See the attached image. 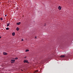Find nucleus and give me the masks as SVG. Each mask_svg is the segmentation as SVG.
Here are the masks:
<instances>
[{
  "mask_svg": "<svg viewBox=\"0 0 73 73\" xmlns=\"http://www.w3.org/2000/svg\"><path fill=\"white\" fill-rule=\"evenodd\" d=\"M23 62L24 63H29V62H28V61L27 60H24Z\"/></svg>",
  "mask_w": 73,
  "mask_h": 73,
  "instance_id": "obj_1",
  "label": "nucleus"
},
{
  "mask_svg": "<svg viewBox=\"0 0 73 73\" xmlns=\"http://www.w3.org/2000/svg\"><path fill=\"white\" fill-rule=\"evenodd\" d=\"M13 60H15V58H12Z\"/></svg>",
  "mask_w": 73,
  "mask_h": 73,
  "instance_id": "obj_16",
  "label": "nucleus"
},
{
  "mask_svg": "<svg viewBox=\"0 0 73 73\" xmlns=\"http://www.w3.org/2000/svg\"><path fill=\"white\" fill-rule=\"evenodd\" d=\"M17 59H18V58H17V57L15 58V60H17Z\"/></svg>",
  "mask_w": 73,
  "mask_h": 73,
  "instance_id": "obj_12",
  "label": "nucleus"
},
{
  "mask_svg": "<svg viewBox=\"0 0 73 73\" xmlns=\"http://www.w3.org/2000/svg\"><path fill=\"white\" fill-rule=\"evenodd\" d=\"M21 24V22H19V23H17V25H20Z\"/></svg>",
  "mask_w": 73,
  "mask_h": 73,
  "instance_id": "obj_6",
  "label": "nucleus"
},
{
  "mask_svg": "<svg viewBox=\"0 0 73 73\" xmlns=\"http://www.w3.org/2000/svg\"><path fill=\"white\" fill-rule=\"evenodd\" d=\"M1 38V36H0V38Z\"/></svg>",
  "mask_w": 73,
  "mask_h": 73,
  "instance_id": "obj_19",
  "label": "nucleus"
},
{
  "mask_svg": "<svg viewBox=\"0 0 73 73\" xmlns=\"http://www.w3.org/2000/svg\"><path fill=\"white\" fill-rule=\"evenodd\" d=\"M60 57H61V58H64V57H65V55H62L60 56Z\"/></svg>",
  "mask_w": 73,
  "mask_h": 73,
  "instance_id": "obj_5",
  "label": "nucleus"
},
{
  "mask_svg": "<svg viewBox=\"0 0 73 73\" xmlns=\"http://www.w3.org/2000/svg\"><path fill=\"white\" fill-rule=\"evenodd\" d=\"M26 57H27L25 56V58H26Z\"/></svg>",
  "mask_w": 73,
  "mask_h": 73,
  "instance_id": "obj_20",
  "label": "nucleus"
},
{
  "mask_svg": "<svg viewBox=\"0 0 73 73\" xmlns=\"http://www.w3.org/2000/svg\"><path fill=\"white\" fill-rule=\"evenodd\" d=\"M7 27H9V25L10 24V23H7Z\"/></svg>",
  "mask_w": 73,
  "mask_h": 73,
  "instance_id": "obj_7",
  "label": "nucleus"
},
{
  "mask_svg": "<svg viewBox=\"0 0 73 73\" xmlns=\"http://www.w3.org/2000/svg\"><path fill=\"white\" fill-rule=\"evenodd\" d=\"M24 41V40L23 39H22L21 40L22 41Z\"/></svg>",
  "mask_w": 73,
  "mask_h": 73,
  "instance_id": "obj_15",
  "label": "nucleus"
},
{
  "mask_svg": "<svg viewBox=\"0 0 73 73\" xmlns=\"http://www.w3.org/2000/svg\"><path fill=\"white\" fill-rule=\"evenodd\" d=\"M29 50H26L25 52H29Z\"/></svg>",
  "mask_w": 73,
  "mask_h": 73,
  "instance_id": "obj_10",
  "label": "nucleus"
},
{
  "mask_svg": "<svg viewBox=\"0 0 73 73\" xmlns=\"http://www.w3.org/2000/svg\"><path fill=\"white\" fill-rule=\"evenodd\" d=\"M23 71V70H21V71Z\"/></svg>",
  "mask_w": 73,
  "mask_h": 73,
  "instance_id": "obj_21",
  "label": "nucleus"
},
{
  "mask_svg": "<svg viewBox=\"0 0 73 73\" xmlns=\"http://www.w3.org/2000/svg\"><path fill=\"white\" fill-rule=\"evenodd\" d=\"M7 16V15H5V17Z\"/></svg>",
  "mask_w": 73,
  "mask_h": 73,
  "instance_id": "obj_17",
  "label": "nucleus"
},
{
  "mask_svg": "<svg viewBox=\"0 0 73 73\" xmlns=\"http://www.w3.org/2000/svg\"><path fill=\"white\" fill-rule=\"evenodd\" d=\"M37 38L36 37H36H35V38Z\"/></svg>",
  "mask_w": 73,
  "mask_h": 73,
  "instance_id": "obj_18",
  "label": "nucleus"
},
{
  "mask_svg": "<svg viewBox=\"0 0 73 73\" xmlns=\"http://www.w3.org/2000/svg\"><path fill=\"white\" fill-rule=\"evenodd\" d=\"M0 19L1 20H3V18H0Z\"/></svg>",
  "mask_w": 73,
  "mask_h": 73,
  "instance_id": "obj_13",
  "label": "nucleus"
},
{
  "mask_svg": "<svg viewBox=\"0 0 73 73\" xmlns=\"http://www.w3.org/2000/svg\"><path fill=\"white\" fill-rule=\"evenodd\" d=\"M17 9H18V8H17Z\"/></svg>",
  "mask_w": 73,
  "mask_h": 73,
  "instance_id": "obj_22",
  "label": "nucleus"
},
{
  "mask_svg": "<svg viewBox=\"0 0 73 73\" xmlns=\"http://www.w3.org/2000/svg\"><path fill=\"white\" fill-rule=\"evenodd\" d=\"M16 30H17V31H19V28L18 27H17L16 28Z\"/></svg>",
  "mask_w": 73,
  "mask_h": 73,
  "instance_id": "obj_9",
  "label": "nucleus"
},
{
  "mask_svg": "<svg viewBox=\"0 0 73 73\" xmlns=\"http://www.w3.org/2000/svg\"><path fill=\"white\" fill-rule=\"evenodd\" d=\"M12 35L13 36H14L15 35V33H12Z\"/></svg>",
  "mask_w": 73,
  "mask_h": 73,
  "instance_id": "obj_8",
  "label": "nucleus"
},
{
  "mask_svg": "<svg viewBox=\"0 0 73 73\" xmlns=\"http://www.w3.org/2000/svg\"><path fill=\"white\" fill-rule=\"evenodd\" d=\"M37 72V71L36 70L35 71L34 73H36V72Z\"/></svg>",
  "mask_w": 73,
  "mask_h": 73,
  "instance_id": "obj_14",
  "label": "nucleus"
},
{
  "mask_svg": "<svg viewBox=\"0 0 73 73\" xmlns=\"http://www.w3.org/2000/svg\"><path fill=\"white\" fill-rule=\"evenodd\" d=\"M3 54L4 55H7V54H8V53L5 52H3Z\"/></svg>",
  "mask_w": 73,
  "mask_h": 73,
  "instance_id": "obj_3",
  "label": "nucleus"
},
{
  "mask_svg": "<svg viewBox=\"0 0 73 73\" xmlns=\"http://www.w3.org/2000/svg\"><path fill=\"white\" fill-rule=\"evenodd\" d=\"M61 8H62L60 6H59L58 7V9H59L60 11V10H61Z\"/></svg>",
  "mask_w": 73,
  "mask_h": 73,
  "instance_id": "obj_4",
  "label": "nucleus"
},
{
  "mask_svg": "<svg viewBox=\"0 0 73 73\" xmlns=\"http://www.w3.org/2000/svg\"><path fill=\"white\" fill-rule=\"evenodd\" d=\"M6 30H9V28H8V27H7L6 28Z\"/></svg>",
  "mask_w": 73,
  "mask_h": 73,
  "instance_id": "obj_11",
  "label": "nucleus"
},
{
  "mask_svg": "<svg viewBox=\"0 0 73 73\" xmlns=\"http://www.w3.org/2000/svg\"><path fill=\"white\" fill-rule=\"evenodd\" d=\"M15 61H16L15 60H11V64H13V63H14V62H15Z\"/></svg>",
  "mask_w": 73,
  "mask_h": 73,
  "instance_id": "obj_2",
  "label": "nucleus"
}]
</instances>
